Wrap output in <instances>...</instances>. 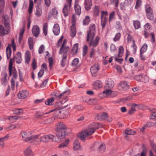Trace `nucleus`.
Here are the masks:
<instances>
[{
    "label": "nucleus",
    "instance_id": "f257e3e1",
    "mask_svg": "<svg viewBox=\"0 0 156 156\" xmlns=\"http://www.w3.org/2000/svg\"><path fill=\"white\" fill-rule=\"evenodd\" d=\"M101 126L99 123H93L90 124L85 129L82 131L80 135V139L84 141L85 139L93 134L96 129H98Z\"/></svg>",
    "mask_w": 156,
    "mask_h": 156
},
{
    "label": "nucleus",
    "instance_id": "f03ea898",
    "mask_svg": "<svg viewBox=\"0 0 156 156\" xmlns=\"http://www.w3.org/2000/svg\"><path fill=\"white\" fill-rule=\"evenodd\" d=\"M95 26L94 24H93L90 27L89 30L87 32V42L91 41L90 44V45L93 48L97 46L99 40V38L98 36H97L96 37L94 40H93L95 35Z\"/></svg>",
    "mask_w": 156,
    "mask_h": 156
},
{
    "label": "nucleus",
    "instance_id": "7ed1b4c3",
    "mask_svg": "<svg viewBox=\"0 0 156 156\" xmlns=\"http://www.w3.org/2000/svg\"><path fill=\"white\" fill-rule=\"evenodd\" d=\"M22 136L23 138H25L24 140L26 142L29 141L30 143H35V141H38V140L36 135L30 136L29 133H28L25 132H23L22 133Z\"/></svg>",
    "mask_w": 156,
    "mask_h": 156
},
{
    "label": "nucleus",
    "instance_id": "20e7f679",
    "mask_svg": "<svg viewBox=\"0 0 156 156\" xmlns=\"http://www.w3.org/2000/svg\"><path fill=\"white\" fill-rule=\"evenodd\" d=\"M37 136V138L38 139V141H35V143H38L40 141L43 142H46L49 141V140H51L54 141V136L52 134H49L47 135H44L42 136H40L38 135H36Z\"/></svg>",
    "mask_w": 156,
    "mask_h": 156
},
{
    "label": "nucleus",
    "instance_id": "39448f33",
    "mask_svg": "<svg viewBox=\"0 0 156 156\" xmlns=\"http://www.w3.org/2000/svg\"><path fill=\"white\" fill-rule=\"evenodd\" d=\"M69 50V49L68 47H65L63 48L61 52L60 51V50L59 54H64L61 62V65L62 67H64L65 66L66 61V58H67L66 53Z\"/></svg>",
    "mask_w": 156,
    "mask_h": 156
},
{
    "label": "nucleus",
    "instance_id": "423d86ee",
    "mask_svg": "<svg viewBox=\"0 0 156 156\" xmlns=\"http://www.w3.org/2000/svg\"><path fill=\"white\" fill-rule=\"evenodd\" d=\"M12 46L13 51H15L16 49V46L14 43V39H12L11 44H9L6 48V55L8 59H9L11 56L12 50L11 47Z\"/></svg>",
    "mask_w": 156,
    "mask_h": 156
},
{
    "label": "nucleus",
    "instance_id": "0eeeda50",
    "mask_svg": "<svg viewBox=\"0 0 156 156\" xmlns=\"http://www.w3.org/2000/svg\"><path fill=\"white\" fill-rule=\"evenodd\" d=\"M108 13L107 11H102L101 12V24L102 28H104L106 25L108 20Z\"/></svg>",
    "mask_w": 156,
    "mask_h": 156
},
{
    "label": "nucleus",
    "instance_id": "6e6552de",
    "mask_svg": "<svg viewBox=\"0 0 156 156\" xmlns=\"http://www.w3.org/2000/svg\"><path fill=\"white\" fill-rule=\"evenodd\" d=\"M72 2V0H66V3L63 9V13L65 17L68 15L69 12L71 7Z\"/></svg>",
    "mask_w": 156,
    "mask_h": 156
},
{
    "label": "nucleus",
    "instance_id": "1a4fd4ad",
    "mask_svg": "<svg viewBox=\"0 0 156 156\" xmlns=\"http://www.w3.org/2000/svg\"><path fill=\"white\" fill-rule=\"evenodd\" d=\"M145 8L147 18L150 20H153L154 16L151 8L149 5H146Z\"/></svg>",
    "mask_w": 156,
    "mask_h": 156
},
{
    "label": "nucleus",
    "instance_id": "9d476101",
    "mask_svg": "<svg viewBox=\"0 0 156 156\" xmlns=\"http://www.w3.org/2000/svg\"><path fill=\"white\" fill-rule=\"evenodd\" d=\"M5 28L2 25H0V36H3L5 34H8L10 30L9 26H5Z\"/></svg>",
    "mask_w": 156,
    "mask_h": 156
},
{
    "label": "nucleus",
    "instance_id": "9b49d317",
    "mask_svg": "<svg viewBox=\"0 0 156 156\" xmlns=\"http://www.w3.org/2000/svg\"><path fill=\"white\" fill-rule=\"evenodd\" d=\"M118 87L121 90H126L129 88V86L125 82L122 81L119 83Z\"/></svg>",
    "mask_w": 156,
    "mask_h": 156
},
{
    "label": "nucleus",
    "instance_id": "f8f14e48",
    "mask_svg": "<svg viewBox=\"0 0 156 156\" xmlns=\"http://www.w3.org/2000/svg\"><path fill=\"white\" fill-rule=\"evenodd\" d=\"M99 69L98 64H97L92 66L90 69V71L93 76H95L97 75L98 71Z\"/></svg>",
    "mask_w": 156,
    "mask_h": 156
},
{
    "label": "nucleus",
    "instance_id": "ddd939ff",
    "mask_svg": "<svg viewBox=\"0 0 156 156\" xmlns=\"http://www.w3.org/2000/svg\"><path fill=\"white\" fill-rule=\"evenodd\" d=\"M66 126L63 122H59L57 125L56 130H58V132H59L60 130H61L62 131V133L64 135V132H66Z\"/></svg>",
    "mask_w": 156,
    "mask_h": 156
},
{
    "label": "nucleus",
    "instance_id": "4468645a",
    "mask_svg": "<svg viewBox=\"0 0 156 156\" xmlns=\"http://www.w3.org/2000/svg\"><path fill=\"white\" fill-rule=\"evenodd\" d=\"M29 94L28 91L26 90H23L20 91L18 94V97L20 99H24L27 97Z\"/></svg>",
    "mask_w": 156,
    "mask_h": 156
},
{
    "label": "nucleus",
    "instance_id": "2eb2a0df",
    "mask_svg": "<svg viewBox=\"0 0 156 156\" xmlns=\"http://www.w3.org/2000/svg\"><path fill=\"white\" fill-rule=\"evenodd\" d=\"M85 9L87 11H89L92 6L91 0H84V3Z\"/></svg>",
    "mask_w": 156,
    "mask_h": 156
},
{
    "label": "nucleus",
    "instance_id": "dca6fc26",
    "mask_svg": "<svg viewBox=\"0 0 156 156\" xmlns=\"http://www.w3.org/2000/svg\"><path fill=\"white\" fill-rule=\"evenodd\" d=\"M32 33L35 37H37L40 33V29L39 27L37 25L33 26L32 30Z\"/></svg>",
    "mask_w": 156,
    "mask_h": 156
},
{
    "label": "nucleus",
    "instance_id": "f3484780",
    "mask_svg": "<svg viewBox=\"0 0 156 156\" xmlns=\"http://www.w3.org/2000/svg\"><path fill=\"white\" fill-rule=\"evenodd\" d=\"M106 84L105 86L106 88H108L109 89L112 88L114 85V82L111 79H107L106 80Z\"/></svg>",
    "mask_w": 156,
    "mask_h": 156
},
{
    "label": "nucleus",
    "instance_id": "a211bd4d",
    "mask_svg": "<svg viewBox=\"0 0 156 156\" xmlns=\"http://www.w3.org/2000/svg\"><path fill=\"white\" fill-rule=\"evenodd\" d=\"M134 78L137 81H141L143 82H146L148 81V80L147 79V77H143L142 75H141L135 76H134Z\"/></svg>",
    "mask_w": 156,
    "mask_h": 156
},
{
    "label": "nucleus",
    "instance_id": "6ab92c4d",
    "mask_svg": "<svg viewBox=\"0 0 156 156\" xmlns=\"http://www.w3.org/2000/svg\"><path fill=\"white\" fill-rule=\"evenodd\" d=\"M73 149L74 150H80L82 149L80 144L79 143L78 140H76L74 141L73 144Z\"/></svg>",
    "mask_w": 156,
    "mask_h": 156
},
{
    "label": "nucleus",
    "instance_id": "aec40b11",
    "mask_svg": "<svg viewBox=\"0 0 156 156\" xmlns=\"http://www.w3.org/2000/svg\"><path fill=\"white\" fill-rule=\"evenodd\" d=\"M53 31L54 34L55 35H58L60 32V28L58 24H55L53 26Z\"/></svg>",
    "mask_w": 156,
    "mask_h": 156
},
{
    "label": "nucleus",
    "instance_id": "412c9836",
    "mask_svg": "<svg viewBox=\"0 0 156 156\" xmlns=\"http://www.w3.org/2000/svg\"><path fill=\"white\" fill-rule=\"evenodd\" d=\"M9 78H8V74L6 73H5L3 74V77L2 78V83L4 86H6L8 82Z\"/></svg>",
    "mask_w": 156,
    "mask_h": 156
},
{
    "label": "nucleus",
    "instance_id": "4be33fe9",
    "mask_svg": "<svg viewBox=\"0 0 156 156\" xmlns=\"http://www.w3.org/2000/svg\"><path fill=\"white\" fill-rule=\"evenodd\" d=\"M14 59L16 63L19 64L20 63L22 60L21 53L18 52L14 57Z\"/></svg>",
    "mask_w": 156,
    "mask_h": 156
},
{
    "label": "nucleus",
    "instance_id": "5701e85b",
    "mask_svg": "<svg viewBox=\"0 0 156 156\" xmlns=\"http://www.w3.org/2000/svg\"><path fill=\"white\" fill-rule=\"evenodd\" d=\"M2 20L5 26H9V18L8 15H3L2 16Z\"/></svg>",
    "mask_w": 156,
    "mask_h": 156
},
{
    "label": "nucleus",
    "instance_id": "b1692460",
    "mask_svg": "<svg viewBox=\"0 0 156 156\" xmlns=\"http://www.w3.org/2000/svg\"><path fill=\"white\" fill-rule=\"evenodd\" d=\"M74 8L76 14L78 15H80L81 13V9L80 6L78 4H75Z\"/></svg>",
    "mask_w": 156,
    "mask_h": 156
},
{
    "label": "nucleus",
    "instance_id": "393cba45",
    "mask_svg": "<svg viewBox=\"0 0 156 156\" xmlns=\"http://www.w3.org/2000/svg\"><path fill=\"white\" fill-rule=\"evenodd\" d=\"M108 117V114L106 113H103L102 114L98 115H97V119L99 120H101L106 119Z\"/></svg>",
    "mask_w": 156,
    "mask_h": 156
},
{
    "label": "nucleus",
    "instance_id": "a878e982",
    "mask_svg": "<svg viewBox=\"0 0 156 156\" xmlns=\"http://www.w3.org/2000/svg\"><path fill=\"white\" fill-rule=\"evenodd\" d=\"M78 43H76L73 45L72 49V53L73 55H75L77 53L78 49Z\"/></svg>",
    "mask_w": 156,
    "mask_h": 156
},
{
    "label": "nucleus",
    "instance_id": "bb28decb",
    "mask_svg": "<svg viewBox=\"0 0 156 156\" xmlns=\"http://www.w3.org/2000/svg\"><path fill=\"white\" fill-rule=\"evenodd\" d=\"M42 13L41 8L39 6H37L35 12V14L37 16L39 17L41 15Z\"/></svg>",
    "mask_w": 156,
    "mask_h": 156
},
{
    "label": "nucleus",
    "instance_id": "cd10ccee",
    "mask_svg": "<svg viewBox=\"0 0 156 156\" xmlns=\"http://www.w3.org/2000/svg\"><path fill=\"white\" fill-rule=\"evenodd\" d=\"M71 30V36L73 37L75 36L76 34V29L75 26L74 25H72L70 27Z\"/></svg>",
    "mask_w": 156,
    "mask_h": 156
},
{
    "label": "nucleus",
    "instance_id": "c85d7f7f",
    "mask_svg": "<svg viewBox=\"0 0 156 156\" xmlns=\"http://www.w3.org/2000/svg\"><path fill=\"white\" fill-rule=\"evenodd\" d=\"M56 135L57 137L59 138L62 139L65 136V132H64V135L62 133V131L60 130L59 132H58V130H56Z\"/></svg>",
    "mask_w": 156,
    "mask_h": 156
},
{
    "label": "nucleus",
    "instance_id": "c756f323",
    "mask_svg": "<svg viewBox=\"0 0 156 156\" xmlns=\"http://www.w3.org/2000/svg\"><path fill=\"white\" fill-rule=\"evenodd\" d=\"M30 56L29 52L27 51L26 52L25 54V63L27 64H28L30 62Z\"/></svg>",
    "mask_w": 156,
    "mask_h": 156
},
{
    "label": "nucleus",
    "instance_id": "7c9ffc66",
    "mask_svg": "<svg viewBox=\"0 0 156 156\" xmlns=\"http://www.w3.org/2000/svg\"><path fill=\"white\" fill-rule=\"evenodd\" d=\"M69 141V139H66L64 143H62L58 146V147L59 148H62L66 147L68 145Z\"/></svg>",
    "mask_w": 156,
    "mask_h": 156
},
{
    "label": "nucleus",
    "instance_id": "2f4dec72",
    "mask_svg": "<svg viewBox=\"0 0 156 156\" xmlns=\"http://www.w3.org/2000/svg\"><path fill=\"white\" fill-rule=\"evenodd\" d=\"M55 99L54 98L48 99L47 101L45 102V103L46 105H51L53 104V102L54 101Z\"/></svg>",
    "mask_w": 156,
    "mask_h": 156
},
{
    "label": "nucleus",
    "instance_id": "473e14b6",
    "mask_svg": "<svg viewBox=\"0 0 156 156\" xmlns=\"http://www.w3.org/2000/svg\"><path fill=\"white\" fill-rule=\"evenodd\" d=\"M125 133L127 135H134L136 133V132L133 130L129 129H126L125 131Z\"/></svg>",
    "mask_w": 156,
    "mask_h": 156
},
{
    "label": "nucleus",
    "instance_id": "72a5a7b5",
    "mask_svg": "<svg viewBox=\"0 0 156 156\" xmlns=\"http://www.w3.org/2000/svg\"><path fill=\"white\" fill-rule=\"evenodd\" d=\"M100 8L99 6H95L94 10V15L97 16L99 15Z\"/></svg>",
    "mask_w": 156,
    "mask_h": 156
},
{
    "label": "nucleus",
    "instance_id": "f704fd0d",
    "mask_svg": "<svg viewBox=\"0 0 156 156\" xmlns=\"http://www.w3.org/2000/svg\"><path fill=\"white\" fill-rule=\"evenodd\" d=\"M133 24L134 28L136 29H138L140 27V23L137 20L134 21L133 23Z\"/></svg>",
    "mask_w": 156,
    "mask_h": 156
},
{
    "label": "nucleus",
    "instance_id": "c9c22d12",
    "mask_svg": "<svg viewBox=\"0 0 156 156\" xmlns=\"http://www.w3.org/2000/svg\"><path fill=\"white\" fill-rule=\"evenodd\" d=\"M55 112L54 114H55V115H59V114H60V113L61 112V111L60 110L56 109H55L53 110H51L48 112H46L45 113V114H46L48 113H50V112Z\"/></svg>",
    "mask_w": 156,
    "mask_h": 156
},
{
    "label": "nucleus",
    "instance_id": "e433bc0d",
    "mask_svg": "<svg viewBox=\"0 0 156 156\" xmlns=\"http://www.w3.org/2000/svg\"><path fill=\"white\" fill-rule=\"evenodd\" d=\"M5 1L4 0H0V13L3 11Z\"/></svg>",
    "mask_w": 156,
    "mask_h": 156
},
{
    "label": "nucleus",
    "instance_id": "4c0bfd02",
    "mask_svg": "<svg viewBox=\"0 0 156 156\" xmlns=\"http://www.w3.org/2000/svg\"><path fill=\"white\" fill-rule=\"evenodd\" d=\"M48 24L47 23H44L43 26V33L45 36H46L47 34Z\"/></svg>",
    "mask_w": 156,
    "mask_h": 156
},
{
    "label": "nucleus",
    "instance_id": "58836bf2",
    "mask_svg": "<svg viewBox=\"0 0 156 156\" xmlns=\"http://www.w3.org/2000/svg\"><path fill=\"white\" fill-rule=\"evenodd\" d=\"M79 62L78 59L77 58H75L72 61V66H74L78 67L79 66V65H78Z\"/></svg>",
    "mask_w": 156,
    "mask_h": 156
},
{
    "label": "nucleus",
    "instance_id": "ea45409f",
    "mask_svg": "<svg viewBox=\"0 0 156 156\" xmlns=\"http://www.w3.org/2000/svg\"><path fill=\"white\" fill-rule=\"evenodd\" d=\"M24 154L26 156H32L33 153L31 150L29 149H27L24 152Z\"/></svg>",
    "mask_w": 156,
    "mask_h": 156
},
{
    "label": "nucleus",
    "instance_id": "a19ab883",
    "mask_svg": "<svg viewBox=\"0 0 156 156\" xmlns=\"http://www.w3.org/2000/svg\"><path fill=\"white\" fill-rule=\"evenodd\" d=\"M13 112L15 114L20 115L23 113V110L21 108H16L13 110Z\"/></svg>",
    "mask_w": 156,
    "mask_h": 156
},
{
    "label": "nucleus",
    "instance_id": "79ce46f5",
    "mask_svg": "<svg viewBox=\"0 0 156 156\" xmlns=\"http://www.w3.org/2000/svg\"><path fill=\"white\" fill-rule=\"evenodd\" d=\"M124 52V48L122 46H120L119 48L118 57H120L122 56Z\"/></svg>",
    "mask_w": 156,
    "mask_h": 156
},
{
    "label": "nucleus",
    "instance_id": "37998d69",
    "mask_svg": "<svg viewBox=\"0 0 156 156\" xmlns=\"http://www.w3.org/2000/svg\"><path fill=\"white\" fill-rule=\"evenodd\" d=\"M28 43L30 48L31 49L33 48V39L31 37L28 38Z\"/></svg>",
    "mask_w": 156,
    "mask_h": 156
},
{
    "label": "nucleus",
    "instance_id": "c03bdc74",
    "mask_svg": "<svg viewBox=\"0 0 156 156\" xmlns=\"http://www.w3.org/2000/svg\"><path fill=\"white\" fill-rule=\"evenodd\" d=\"M147 46L146 44H144L140 49V52L141 53H144L147 49Z\"/></svg>",
    "mask_w": 156,
    "mask_h": 156
},
{
    "label": "nucleus",
    "instance_id": "a18cd8bd",
    "mask_svg": "<svg viewBox=\"0 0 156 156\" xmlns=\"http://www.w3.org/2000/svg\"><path fill=\"white\" fill-rule=\"evenodd\" d=\"M90 21V18L89 16H86L83 21V24L84 25H88Z\"/></svg>",
    "mask_w": 156,
    "mask_h": 156
},
{
    "label": "nucleus",
    "instance_id": "49530a36",
    "mask_svg": "<svg viewBox=\"0 0 156 156\" xmlns=\"http://www.w3.org/2000/svg\"><path fill=\"white\" fill-rule=\"evenodd\" d=\"M12 59H11L9 65V76H12V65L11 64V62L12 60Z\"/></svg>",
    "mask_w": 156,
    "mask_h": 156
},
{
    "label": "nucleus",
    "instance_id": "de8ad7c7",
    "mask_svg": "<svg viewBox=\"0 0 156 156\" xmlns=\"http://www.w3.org/2000/svg\"><path fill=\"white\" fill-rule=\"evenodd\" d=\"M115 14V12L114 11H113L110 13L109 15V22H111L114 19Z\"/></svg>",
    "mask_w": 156,
    "mask_h": 156
},
{
    "label": "nucleus",
    "instance_id": "09e8293b",
    "mask_svg": "<svg viewBox=\"0 0 156 156\" xmlns=\"http://www.w3.org/2000/svg\"><path fill=\"white\" fill-rule=\"evenodd\" d=\"M133 0H125V5L126 6H130L133 2Z\"/></svg>",
    "mask_w": 156,
    "mask_h": 156
},
{
    "label": "nucleus",
    "instance_id": "8fccbe9b",
    "mask_svg": "<svg viewBox=\"0 0 156 156\" xmlns=\"http://www.w3.org/2000/svg\"><path fill=\"white\" fill-rule=\"evenodd\" d=\"M112 92V91L110 89H106L103 91V93L104 94H106L107 95L110 94Z\"/></svg>",
    "mask_w": 156,
    "mask_h": 156
},
{
    "label": "nucleus",
    "instance_id": "3c124183",
    "mask_svg": "<svg viewBox=\"0 0 156 156\" xmlns=\"http://www.w3.org/2000/svg\"><path fill=\"white\" fill-rule=\"evenodd\" d=\"M44 50V46L43 45H41L39 47L38 49V52L39 54H41L43 53Z\"/></svg>",
    "mask_w": 156,
    "mask_h": 156
},
{
    "label": "nucleus",
    "instance_id": "603ef678",
    "mask_svg": "<svg viewBox=\"0 0 156 156\" xmlns=\"http://www.w3.org/2000/svg\"><path fill=\"white\" fill-rule=\"evenodd\" d=\"M48 61L49 62V66L50 69H51L53 65V59L51 57H50L48 59Z\"/></svg>",
    "mask_w": 156,
    "mask_h": 156
},
{
    "label": "nucleus",
    "instance_id": "864d4df0",
    "mask_svg": "<svg viewBox=\"0 0 156 156\" xmlns=\"http://www.w3.org/2000/svg\"><path fill=\"white\" fill-rule=\"evenodd\" d=\"M44 73V70L43 69H41L38 72V77L41 78L43 76Z\"/></svg>",
    "mask_w": 156,
    "mask_h": 156
},
{
    "label": "nucleus",
    "instance_id": "5fc2aeb1",
    "mask_svg": "<svg viewBox=\"0 0 156 156\" xmlns=\"http://www.w3.org/2000/svg\"><path fill=\"white\" fill-rule=\"evenodd\" d=\"M121 34L120 33H118L116 34L115 37L114 38L113 40L115 41H116L119 40Z\"/></svg>",
    "mask_w": 156,
    "mask_h": 156
},
{
    "label": "nucleus",
    "instance_id": "6e6d98bb",
    "mask_svg": "<svg viewBox=\"0 0 156 156\" xmlns=\"http://www.w3.org/2000/svg\"><path fill=\"white\" fill-rule=\"evenodd\" d=\"M99 150L101 151H104L105 149V144H101L99 148Z\"/></svg>",
    "mask_w": 156,
    "mask_h": 156
},
{
    "label": "nucleus",
    "instance_id": "4d7b16f0",
    "mask_svg": "<svg viewBox=\"0 0 156 156\" xmlns=\"http://www.w3.org/2000/svg\"><path fill=\"white\" fill-rule=\"evenodd\" d=\"M94 84L95 85L97 86L99 88L101 87L102 86V83L101 82L98 80L96 81L95 82Z\"/></svg>",
    "mask_w": 156,
    "mask_h": 156
},
{
    "label": "nucleus",
    "instance_id": "13d9d810",
    "mask_svg": "<svg viewBox=\"0 0 156 156\" xmlns=\"http://www.w3.org/2000/svg\"><path fill=\"white\" fill-rule=\"evenodd\" d=\"M141 0H137L136 5L135 6V8L136 9H138L140 6L141 5Z\"/></svg>",
    "mask_w": 156,
    "mask_h": 156
},
{
    "label": "nucleus",
    "instance_id": "bf43d9fd",
    "mask_svg": "<svg viewBox=\"0 0 156 156\" xmlns=\"http://www.w3.org/2000/svg\"><path fill=\"white\" fill-rule=\"evenodd\" d=\"M18 117L16 116H10L9 118V119L12 121V122L15 121V120H16L18 119Z\"/></svg>",
    "mask_w": 156,
    "mask_h": 156
},
{
    "label": "nucleus",
    "instance_id": "052dcab7",
    "mask_svg": "<svg viewBox=\"0 0 156 156\" xmlns=\"http://www.w3.org/2000/svg\"><path fill=\"white\" fill-rule=\"evenodd\" d=\"M74 108L77 111H80L83 109V107L81 105H75Z\"/></svg>",
    "mask_w": 156,
    "mask_h": 156
},
{
    "label": "nucleus",
    "instance_id": "680f3d73",
    "mask_svg": "<svg viewBox=\"0 0 156 156\" xmlns=\"http://www.w3.org/2000/svg\"><path fill=\"white\" fill-rule=\"evenodd\" d=\"M87 48L86 45L84 46L83 48V56H85L87 52Z\"/></svg>",
    "mask_w": 156,
    "mask_h": 156
},
{
    "label": "nucleus",
    "instance_id": "e2e57ef3",
    "mask_svg": "<svg viewBox=\"0 0 156 156\" xmlns=\"http://www.w3.org/2000/svg\"><path fill=\"white\" fill-rule=\"evenodd\" d=\"M32 66L34 70H35L37 67V63L34 59H33L32 63Z\"/></svg>",
    "mask_w": 156,
    "mask_h": 156
},
{
    "label": "nucleus",
    "instance_id": "0e129e2a",
    "mask_svg": "<svg viewBox=\"0 0 156 156\" xmlns=\"http://www.w3.org/2000/svg\"><path fill=\"white\" fill-rule=\"evenodd\" d=\"M16 80L14 78H12L11 80V84L12 89L13 90L14 89L15 82Z\"/></svg>",
    "mask_w": 156,
    "mask_h": 156
},
{
    "label": "nucleus",
    "instance_id": "69168bd1",
    "mask_svg": "<svg viewBox=\"0 0 156 156\" xmlns=\"http://www.w3.org/2000/svg\"><path fill=\"white\" fill-rule=\"evenodd\" d=\"M13 73V77L12 78H14V80H16L17 78V72L15 70H12Z\"/></svg>",
    "mask_w": 156,
    "mask_h": 156
},
{
    "label": "nucleus",
    "instance_id": "338daca9",
    "mask_svg": "<svg viewBox=\"0 0 156 156\" xmlns=\"http://www.w3.org/2000/svg\"><path fill=\"white\" fill-rule=\"evenodd\" d=\"M116 49V48L115 45L114 44H112L110 46V50L111 51L113 52Z\"/></svg>",
    "mask_w": 156,
    "mask_h": 156
},
{
    "label": "nucleus",
    "instance_id": "774afa93",
    "mask_svg": "<svg viewBox=\"0 0 156 156\" xmlns=\"http://www.w3.org/2000/svg\"><path fill=\"white\" fill-rule=\"evenodd\" d=\"M44 2L46 6L48 7L51 4V0H44Z\"/></svg>",
    "mask_w": 156,
    "mask_h": 156
}]
</instances>
